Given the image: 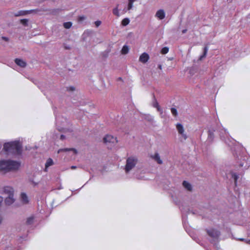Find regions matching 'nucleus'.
<instances>
[{
  "mask_svg": "<svg viewBox=\"0 0 250 250\" xmlns=\"http://www.w3.org/2000/svg\"><path fill=\"white\" fill-rule=\"evenodd\" d=\"M3 149L7 154L20 155L22 151V146L18 141L5 143Z\"/></svg>",
  "mask_w": 250,
  "mask_h": 250,
  "instance_id": "nucleus-1",
  "label": "nucleus"
},
{
  "mask_svg": "<svg viewBox=\"0 0 250 250\" xmlns=\"http://www.w3.org/2000/svg\"><path fill=\"white\" fill-rule=\"evenodd\" d=\"M20 163L12 160H1L0 161V171L5 172L18 169Z\"/></svg>",
  "mask_w": 250,
  "mask_h": 250,
  "instance_id": "nucleus-2",
  "label": "nucleus"
},
{
  "mask_svg": "<svg viewBox=\"0 0 250 250\" xmlns=\"http://www.w3.org/2000/svg\"><path fill=\"white\" fill-rule=\"evenodd\" d=\"M137 162L138 159L136 157L133 156L128 157L126 159V165L125 166V172L127 173L131 170L137 164Z\"/></svg>",
  "mask_w": 250,
  "mask_h": 250,
  "instance_id": "nucleus-3",
  "label": "nucleus"
},
{
  "mask_svg": "<svg viewBox=\"0 0 250 250\" xmlns=\"http://www.w3.org/2000/svg\"><path fill=\"white\" fill-rule=\"evenodd\" d=\"M176 128L179 134L181 135V138L184 140H186L187 139V135L184 133L185 130L183 125L180 123L177 124L176 125Z\"/></svg>",
  "mask_w": 250,
  "mask_h": 250,
  "instance_id": "nucleus-4",
  "label": "nucleus"
},
{
  "mask_svg": "<svg viewBox=\"0 0 250 250\" xmlns=\"http://www.w3.org/2000/svg\"><path fill=\"white\" fill-rule=\"evenodd\" d=\"M208 234L211 238L217 239L220 235V232L214 229H207Z\"/></svg>",
  "mask_w": 250,
  "mask_h": 250,
  "instance_id": "nucleus-5",
  "label": "nucleus"
},
{
  "mask_svg": "<svg viewBox=\"0 0 250 250\" xmlns=\"http://www.w3.org/2000/svg\"><path fill=\"white\" fill-rule=\"evenodd\" d=\"M103 141L104 143H117V141L116 138H114L113 136L110 135H106L103 139Z\"/></svg>",
  "mask_w": 250,
  "mask_h": 250,
  "instance_id": "nucleus-6",
  "label": "nucleus"
},
{
  "mask_svg": "<svg viewBox=\"0 0 250 250\" xmlns=\"http://www.w3.org/2000/svg\"><path fill=\"white\" fill-rule=\"evenodd\" d=\"M149 56L146 53H143L141 55L139 58V61L142 63H146L149 60Z\"/></svg>",
  "mask_w": 250,
  "mask_h": 250,
  "instance_id": "nucleus-7",
  "label": "nucleus"
},
{
  "mask_svg": "<svg viewBox=\"0 0 250 250\" xmlns=\"http://www.w3.org/2000/svg\"><path fill=\"white\" fill-rule=\"evenodd\" d=\"M35 11H37V10H31L29 11H19L17 13L15 14V16L18 17L20 16H24L28 14H30Z\"/></svg>",
  "mask_w": 250,
  "mask_h": 250,
  "instance_id": "nucleus-8",
  "label": "nucleus"
},
{
  "mask_svg": "<svg viewBox=\"0 0 250 250\" xmlns=\"http://www.w3.org/2000/svg\"><path fill=\"white\" fill-rule=\"evenodd\" d=\"M155 16L159 20L164 19L165 17V13L164 11L162 9L159 10L156 12Z\"/></svg>",
  "mask_w": 250,
  "mask_h": 250,
  "instance_id": "nucleus-9",
  "label": "nucleus"
},
{
  "mask_svg": "<svg viewBox=\"0 0 250 250\" xmlns=\"http://www.w3.org/2000/svg\"><path fill=\"white\" fill-rule=\"evenodd\" d=\"M150 157L156 161L158 164H162L163 162L160 159V157L158 153H155L154 155H151Z\"/></svg>",
  "mask_w": 250,
  "mask_h": 250,
  "instance_id": "nucleus-10",
  "label": "nucleus"
},
{
  "mask_svg": "<svg viewBox=\"0 0 250 250\" xmlns=\"http://www.w3.org/2000/svg\"><path fill=\"white\" fill-rule=\"evenodd\" d=\"M4 192L8 194V196H14V190L11 187H5L4 188Z\"/></svg>",
  "mask_w": 250,
  "mask_h": 250,
  "instance_id": "nucleus-11",
  "label": "nucleus"
},
{
  "mask_svg": "<svg viewBox=\"0 0 250 250\" xmlns=\"http://www.w3.org/2000/svg\"><path fill=\"white\" fill-rule=\"evenodd\" d=\"M15 62L18 65L21 67H25L26 65V63L20 59H16Z\"/></svg>",
  "mask_w": 250,
  "mask_h": 250,
  "instance_id": "nucleus-12",
  "label": "nucleus"
},
{
  "mask_svg": "<svg viewBox=\"0 0 250 250\" xmlns=\"http://www.w3.org/2000/svg\"><path fill=\"white\" fill-rule=\"evenodd\" d=\"M21 201L23 204H28L29 202L28 198L25 193H21Z\"/></svg>",
  "mask_w": 250,
  "mask_h": 250,
  "instance_id": "nucleus-13",
  "label": "nucleus"
},
{
  "mask_svg": "<svg viewBox=\"0 0 250 250\" xmlns=\"http://www.w3.org/2000/svg\"><path fill=\"white\" fill-rule=\"evenodd\" d=\"M14 196H8L5 200V203L6 205H10L14 202Z\"/></svg>",
  "mask_w": 250,
  "mask_h": 250,
  "instance_id": "nucleus-14",
  "label": "nucleus"
},
{
  "mask_svg": "<svg viewBox=\"0 0 250 250\" xmlns=\"http://www.w3.org/2000/svg\"><path fill=\"white\" fill-rule=\"evenodd\" d=\"M183 186L188 191H191L192 189L191 185L186 181H184L183 182Z\"/></svg>",
  "mask_w": 250,
  "mask_h": 250,
  "instance_id": "nucleus-15",
  "label": "nucleus"
},
{
  "mask_svg": "<svg viewBox=\"0 0 250 250\" xmlns=\"http://www.w3.org/2000/svg\"><path fill=\"white\" fill-rule=\"evenodd\" d=\"M53 165V161L52 159L49 158L47 159L46 163H45V170H46L48 167Z\"/></svg>",
  "mask_w": 250,
  "mask_h": 250,
  "instance_id": "nucleus-16",
  "label": "nucleus"
},
{
  "mask_svg": "<svg viewBox=\"0 0 250 250\" xmlns=\"http://www.w3.org/2000/svg\"><path fill=\"white\" fill-rule=\"evenodd\" d=\"M129 51L128 47L126 45H124L121 50L122 54H126Z\"/></svg>",
  "mask_w": 250,
  "mask_h": 250,
  "instance_id": "nucleus-17",
  "label": "nucleus"
},
{
  "mask_svg": "<svg viewBox=\"0 0 250 250\" xmlns=\"http://www.w3.org/2000/svg\"><path fill=\"white\" fill-rule=\"evenodd\" d=\"M208 46H206L204 48L203 54L202 56H200V60H202L203 58L206 57L207 54L208 53Z\"/></svg>",
  "mask_w": 250,
  "mask_h": 250,
  "instance_id": "nucleus-18",
  "label": "nucleus"
},
{
  "mask_svg": "<svg viewBox=\"0 0 250 250\" xmlns=\"http://www.w3.org/2000/svg\"><path fill=\"white\" fill-rule=\"evenodd\" d=\"M34 218L33 216H31L27 219L26 223L27 225H31L33 224Z\"/></svg>",
  "mask_w": 250,
  "mask_h": 250,
  "instance_id": "nucleus-19",
  "label": "nucleus"
},
{
  "mask_svg": "<svg viewBox=\"0 0 250 250\" xmlns=\"http://www.w3.org/2000/svg\"><path fill=\"white\" fill-rule=\"evenodd\" d=\"M70 150H73L75 153L77 152V150L74 148H64V149H60L58 150V153H59L62 151H68Z\"/></svg>",
  "mask_w": 250,
  "mask_h": 250,
  "instance_id": "nucleus-20",
  "label": "nucleus"
},
{
  "mask_svg": "<svg viewBox=\"0 0 250 250\" xmlns=\"http://www.w3.org/2000/svg\"><path fill=\"white\" fill-rule=\"evenodd\" d=\"M129 20L128 18H125L122 21V25L123 26H126L129 23Z\"/></svg>",
  "mask_w": 250,
  "mask_h": 250,
  "instance_id": "nucleus-21",
  "label": "nucleus"
},
{
  "mask_svg": "<svg viewBox=\"0 0 250 250\" xmlns=\"http://www.w3.org/2000/svg\"><path fill=\"white\" fill-rule=\"evenodd\" d=\"M136 0H128L127 10H130L133 7V3Z\"/></svg>",
  "mask_w": 250,
  "mask_h": 250,
  "instance_id": "nucleus-22",
  "label": "nucleus"
},
{
  "mask_svg": "<svg viewBox=\"0 0 250 250\" xmlns=\"http://www.w3.org/2000/svg\"><path fill=\"white\" fill-rule=\"evenodd\" d=\"M119 5H117V7L113 9V13L114 15L119 17L120 16L118 10Z\"/></svg>",
  "mask_w": 250,
  "mask_h": 250,
  "instance_id": "nucleus-23",
  "label": "nucleus"
},
{
  "mask_svg": "<svg viewBox=\"0 0 250 250\" xmlns=\"http://www.w3.org/2000/svg\"><path fill=\"white\" fill-rule=\"evenodd\" d=\"M72 26V23L70 21L65 22L63 23V26L66 29H69Z\"/></svg>",
  "mask_w": 250,
  "mask_h": 250,
  "instance_id": "nucleus-24",
  "label": "nucleus"
},
{
  "mask_svg": "<svg viewBox=\"0 0 250 250\" xmlns=\"http://www.w3.org/2000/svg\"><path fill=\"white\" fill-rule=\"evenodd\" d=\"M232 177L234 179V184L235 186H237V181L238 178V176L235 173H232Z\"/></svg>",
  "mask_w": 250,
  "mask_h": 250,
  "instance_id": "nucleus-25",
  "label": "nucleus"
},
{
  "mask_svg": "<svg viewBox=\"0 0 250 250\" xmlns=\"http://www.w3.org/2000/svg\"><path fill=\"white\" fill-rule=\"evenodd\" d=\"M168 48L164 47L162 49L161 53L163 54H166L168 52Z\"/></svg>",
  "mask_w": 250,
  "mask_h": 250,
  "instance_id": "nucleus-26",
  "label": "nucleus"
},
{
  "mask_svg": "<svg viewBox=\"0 0 250 250\" xmlns=\"http://www.w3.org/2000/svg\"><path fill=\"white\" fill-rule=\"evenodd\" d=\"M153 106L154 107H156L157 109V110L160 111V106L159 105V104L158 103L155 101L154 103H153Z\"/></svg>",
  "mask_w": 250,
  "mask_h": 250,
  "instance_id": "nucleus-27",
  "label": "nucleus"
},
{
  "mask_svg": "<svg viewBox=\"0 0 250 250\" xmlns=\"http://www.w3.org/2000/svg\"><path fill=\"white\" fill-rule=\"evenodd\" d=\"M20 22L24 26H27L28 20L27 19H21L20 21Z\"/></svg>",
  "mask_w": 250,
  "mask_h": 250,
  "instance_id": "nucleus-28",
  "label": "nucleus"
},
{
  "mask_svg": "<svg viewBox=\"0 0 250 250\" xmlns=\"http://www.w3.org/2000/svg\"><path fill=\"white\" fill-rule=\"evenodd\" d=\"M95 24L96 27L99 26L101 24V21H97L95 22Z\"/></svg>",
  "mask_w": 250,
  "mask_h": 250,
  "instance_id": "nucleus-29",
  "label": "nucleus"
},
{
  "mask_svg": "<svg viewBox=\"0 0 250 250\" xmlns=\"http://www.w3.org/2000/svg\"><path fill=\"white\" fill-rule=\"evenodd\" d=\"M177 115V111L176 109L173 108V116H176Z\"/></svg>",
  "mask_w": 250,
  "mask_h": 250,
  "instance_id": "nucleus-30",
  "label": "nucleus"
},
{
  "mask_svg": "<svg viewBox=\"0 0 250 250\" xmlns=\"http://www.w3.org/2000/svg\"><path fill=\"white\" fill-rule=\"evenodd\" d=\"M67 90L68 91H73L75 90V88L73 86H70V87H67Z\"/></svg>",
  "mask_w": 250,
  "mask_h": 250,
  "instance_id": "nucleus-31",
  "label": "nucleus"
},
{
  "mask_svg": "<svg viewBox=\"0 0 250 250\" xmlns=\"http://www.w3.org/2000/svg\"><path fill=\"white\" fill-rule=\"evenodd\" d=\"M240 241H245L248 244H250V240H245V239L244 238H241L240 239Z\"/></svg>",
  "mask_w": 250,
  "mask_h": 250,
  "instance_id": "nucleus-32",
  "label": "nucleus"
},
{
  "mask_svg": "<svg viewBox=\"0 0 250 250\" xmlns=\"http://www.w3.org/2000/svg\"><path fill=\"white\" fill-rule=\"evenodd\" d=\"M84 19H85V17L84 16H81V17H79L78 20L79 21H81L84 20Z\"/></svg>",
  "mask_w": 250,
  "mask_h": 250,
  "instance_id": "nucleus-33",
  "label": "nucleus"
},
{
  "mask_svg": "<svg viewBox=\"0 0 250 250\" xmlns=\"http://www.w3.org/2000/svg\"><path fill=\"white\" fill-rule=\"evenodd\" d=\"M2 39L5 41H8V38L7 37H2Z\"/></svg>",
  "mask_w": 250,
  "mask_h": 250,
  "instance_id": "nucleus-34",
  "label": "nucleus"
},
{
  "mask_svg": "<svg viewBox=\"0 0 250 250\" xmlns=\"http://www.w3.org/2000/svg\"><path fill=\"white\" fill-rule=\"evenodd\" d=\"M65 136H64V135H61V137H60V139H61V140H63V139L65 138Z\"/></svg>",
  "mask_w": 250,
  "mask_h": 250,
  "instance_id": "nucleus-35",
  "label": "nucleus"
},
{
  "mask_svg": "<svg viewBox=\"0 0 250 250\" xmlns=\"http://www.w3.org/2000/svg\"><path fill=\"white\" fill-rule=\"evenodd\" d=\"M3 201V198L1 196H0V204Z\"/></svg>",
  "mask_w": 250,
  "mask_h": 250,
  "instance_id": "nucleus-36",
  "label": "nucleus"
},
{
  "mask_svg": "<svg viewBox=\"0 0 250 250\" xmlns=\"http://www.w3.org/2000/svg\"><path fill=\"white\" fill-rule=\"evenodd\" d=\"M187 31V29H184L182 30V32L183 34H184V33H186Z\"/></svg>",
  "mask_w": 250,
  "mask_h": 250,
  "instance_id": "nucleus-37",
  "label": "nucleus"
},
{
  "mask_svg": "<svg viewBox=\"0 0 250 250\" xmlns=\"http://www.w3.org/2000/svg\"><path fill=\"white\" fill-rule=\"evenodd\" d=\"M76 168V166H72V167H71V169H75Z\"/></svg>",
  "mask_w": 250,
  "mask_h": 250,
  "instance_id": "nucleus-38",
  "label": "nucleus"
},
{
  "mask_svg": "<svg viewBox=\"0 0 250 250\" xmlns=\"http://www.w3.org/2000/svg\"><path fill=\"white\" fill-rule=\"evenodd\" d=\"M1 221H2V217L1 216H0V224L1 222Z\"/></svg>",
  "mask_w": 250,
  "mask_h": 250,
  "instance_id": "nucleus-39",
  "label": "nucleus"
},
{
  "mask_svg": "<svg viewBox=\"0 0 250 250\" xmlns=\"http://www.w3.org/2000/svg\"><path fill=\"white\" fill-rule=\"evenodd\" d=\"M119 80H121L122 79L121 78H119Z\"/></svg>",
  "mask_w": 250,
  "mask_h": 250,
  "instance_id": "nucleus-40",
  "label": "nucleus"
}]
</instances>
